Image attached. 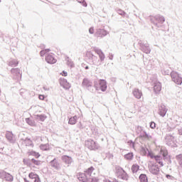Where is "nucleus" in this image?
Instances as JSON below:
<instances>
[{
	"instance_id": "obj_1",
	"label": "nucleus",
	"mask_w": 182,
	"mask_h": 182,
	"mask_svg": "<svg viewBox=\"0 0 182 182\" xmlns=\"http://www.w3.org/2000/svg\"><path fill=\"white\" fill-rule=\"evenodd\" d=\"M0 178H1V180H4L5 181H14V176L4 170H0Z\"/></svg>"
},
{
	"instance_id": "obj_2",
	"label": "nucleus",
	"mask_w": 182,
	"mask_h": 182,
	"mask_svg": "<svg viewBox=\"0 0 182 182\" xmlns=\"http://www.w3.org/2000/svg\"><path fill=\"white\" fill-rule=\"evenodd\" d=\"M85 144L90 150H97L99 149V144L96 143L93 139L85 141Z\"/></svg>"
},
{
	"instance_id": "obj_3",
	"label": "nucleus",
	"mask_w": 182,
	"mask_h": 182,
	"mask_svg": "<svg viewBox=\"0 0 182 182\" xmlns=\"http://www.w3.org/2000/svg\"><path fill=\"white\" fill-rule=\"evenodd\" d=\"M171 79H172L173 82H174V83H176V85H181L182 77H180V75H178V73H177L176 72L173 71L171 73Z\"/></svg>"
},
{
	"instance_id": "obj_4",
	"label": "nucleus",
	"mask_w": 182,
	"mask_h": 182,
	"mask_svg": "<svg viewBox=\"0 0 182 182\" xmlns=\"http://www.w3.org/2000/svg\"><path fill=\"white\" fill-rule=\"evenodd\" d=\"M77 178L80 181L82 182L96 181V179H91L92 178H89V176H87L86 173H79L77 175Z\"/></svg>"
},
{
	"instance_id": "obj_5",
	"label": "nucleus",
	"mask_w": 182,
	"mask_h": 182,
	"mask_svg": "<svg viewBox=\"0 0 182 182\" xmlns=\"http://www.w3.org/2000/svg\"><path fill=\"white\" fill-rule=\"evenodd\" d=\"M6 138L9 141V143H15L16 141V138H15V135L11 132H6Z\"/></svg>"
},
{
	"instance_id": "obj_6",
	"label": "nucleus",
	"mask_w": 182,
	"mask_h": 182,
	"mask_svg": "<svg viewBox=\"0 0 182 182\" xmlns=\"http://www.w3.org/2000/svg\"><path fill=\"white\" fill-rule=\"evenodd\" d=\"M149 171L151 174L157 175L160 173V168H159V166L157 165L151 164L149 166Z\"/></svg>"
},
{
	"instance_id": "obj_7",
	"label": "nucleus",
	"mask_w": 182,
	"mask_h": 182,
	"mask_svg": "<svg viewBox=\"0 0 182 182\" xmlns=\"http://www.w3.org/2000/svg\"><path fill=\"white\" fill-rule=\"evenodd\" d=\"M11 73L12 75L16 76L15 79H16L17 80H19V79L22 77V74L21 73V70H19V68H12Z\"/></svg>"
},
{
	"instance_id": "obj_8",
	"label": "nucleus",
	"mask_w": 182,
	"mask_h": 182,
	"mask_svg": "<svg viewBox=\"0 0 182 182\" xmlns=\"http://www.w3.org/2000/svg\"><path fill=\"white\" fill-rule=\"evenodd\" d=\"M46 61L47 62V63L53 65L54 63H56L57 60L55 58V57H53V55L50 54H47V55H46Z\"/></svg>"
},
{
	"instance_id": "obj_9",
	"label": "nucleus",
	"mask_w": 182,
	"mask_h": 182,
	"mask_svg": "<svg viewBox=\"0 0 182 182\" xmlns=\"http://www.w3.org/2000/svg\"><path fill=\"white\" fill-rule=\"evenodd\" d=\"M167 107H166V105H161L159 108V114L161 116V117H164L167 113Z\"/></svg>"
},
{
	"instance_id": "obj_10",
	"label": "nucleus",
	"mask_w": 182,
	"mask_h": 182,
	"mask_svg": "<svg viewBox=\"0 0 182 182\" xmlns=\"http://www.w3.org/2000/svg\"><path fill=\"white\" fill-rule=\"evenodd\" d=\"M132 94L136 99H141V96H143V92L138 88H134L132 91Z\"/></svg>"
},
{
	"instance_id": "obj_11",
	"label": "nucleus",
	"mask_w": 182,
	"mask_h": 182,
	"mask_svg": "<svg viewBox=\"0 0 182 182\" xmlns=\"http://www.w3.org/2000/svg\"><path fill=\"white\" fill-rule=\"evenodd\" d=\"M106 35H107V31L104 29L98 28L95 33V36H97L98 38H103V36H106Z\"/></svg>"
},
{
	"instance_id": "obj_12",
	"label": "nucleus",
	"mask_w": 182,
	"mask_h": 182,
	"mask_svg": "<svg viewBox=\"0 0 182 182\" xmlns=\"http://www.w3.org/2000/svg\"><path fill=\"white\" fill-rule=\"evenodd\" d=\"M60 85L64 87V89H70V83L65 78H61L60 80Z\"/></svg>"
},
{
	"instance_id": "obj_13",
	"label": "nucleus",
	"mask_w": 182,
	"mask_h": 182,
	"mask_svg": "<svg viewBox=\"0 0 182 182\" xmlns=\"http://www.w3.org/2000/svg\"><path fill=\"white\" fill-rule=\"evenodd\" d=\"M94 50L95 53L98 55L101 62H103V60H105V58H106L105 53H103V51H102V50L99 48H94Z\"/></svg>"
},
{
	"instance_id": "obj_14",
	"label": "nucleus",
	"mask_w": 182,
	"mask_h": 182,
	"mask_svg": "<svg viewBox=\"0 0 182 182\" xmlns=\"http://www.w3.org/2000/svg\"><path fill=\"white\" fill-rule=\"evenodd\" d=\"M165 139L166 140V143L168 146H173V143H174L175 138L172 135L167 134L165 136Z\"/></svg>"
},
{
	"instance_id": "obj_15",
	"label": "nucleus",
	"mask_w": 182,
	"mask_h": 182,
	"mask_svg": "<svg viewBox=\"0 0 182 182\" xmlns=\"http://www.w3.org/2000/svg\"><path fill=\"white\" fill-rule=\"evenodd\" d=\"M62 160L65 164H72L73 163V159L71 156L64 155L62 156Z\"/></svg>"
},
{
	"instance_id": "obj_16",
	"label": "nucleus",
	"mask_w": 182,
	"mask_h": 182,
	"mask_svg": "<svg viewBox=\"0 0 182 182\" xmlns=\"http://www.w3.org/2000/svg\"><path fill=\"white\" fill-rule=\"evenodd\" d=\"M99 83L100 89L102 90V92H106L107 89V83L106 82V80H101Z\"/></svg>"
},
{
	"instance_id": "obj_17",
	"label": "nucleus",
	"mask_w": 182,
	"mask_h": 182,
	"mask_svg": "<svg viewBox=\"0 0 182 182\" xmlns=\"http://www.w3.org/2000/svg\"><path fill=\"white\" fill-rule=\"evenodd\" d=\"M50 166L53 168H55V170H59V168H60V165L58 164L56 159H54L50 161Z\"/></svg>"
},
{
	"instance_id": "obj_18",
	"label": "nucleus",
	"mask_w": 182,
	"mask_h": 182,
	"mask_svg": "<svg viewBox=\"0 0 182 182\" xmlns=\"http://www.w3.org/2000/svg\"><path fill=\"white\" fill-rule=\"evenodd\" d=\"M161 91V83H160V82H155L154 85V92H155V93H160Z\"/></svg>"
},
{
	"instance_id": "obj_19",
	"label": "nucleus",
	"mask_w": 182,
	"mask_h": 182,
	"mask_svg": "<svg viewBox=\"0 0 182 182\" xmlns=\"http://www.w3.org/2000/svg\"><path fill=\"white\" fill-rule=\"evenodd\" d=\"M141 49L142 52L146 54L150 53V52L151 51V50H150V47L149 46V44H143L141 46Z\"/></svg>"
},
{
	"instance_id": "obj_20",
	"label": "nucleus",
	"mask_w": 182,
	"mask_h": 182,
	"mask_svg": "<svg viewBox=\"0 0 182 182\" xmlns=\"http://www.w3.org/2000/svg\"><path fill=\"white\" fill-rule=\"evenodd\" d=\"M94 171L95 168H93V166H91L85 171V174L87 176L88 178H92V177H95L93 176Z\"/></svg>"
},
{
	"instance_id": "obj_21",
	"label": "nucleus",
	"mask_w": 182,
	"mask_h": 182,
	"mask_svg": "<svg viewBox=\"0 0 182 182\" xmlns=\"http://www.w3.org/2000/svg\"><path fill=\"white\" fill-rule=\"evenodd\" d=\"M154 19L157 21L159 23H164V22H166V18H164V16L161 15L155 16Z\"/></svg>"
},
{
	"instance_id": "obj_22",
	"label": "nucleus",
	"mask_w": 182,
	"mask_h": 182,
	"mask_svg": "<svg viewBox=\"0 0 182 182\" xmlns=\"http://www.w3.org/2000/svg\"><path fill=\"white\" fill-rule=\"evenodd\" d=\"M82 85L84 87H92V82L87 78L83 80Z\"/></svg>"
},
{
	"instance_id": "obj_23",
	"label": "nucleus",
	"mask_w": 182,
	"mask_h": 182,
	"mask_svg": "<svg viewBox=\"0 0 182 182\" xmlns=\"http://www.w3.org/2000/svg\"><path fill=\"white\" fill-rule=\"evenodd\" d=\"M154 160L156 161V163H158L159 164H160L161 167H163V166H164L163 164V161L161 160H163V157H161V156H154Z\"/></svg>"
},
{
	"instance_id": "obj_24",
	"label": "nucleus",
	"mask_w": 182,
	"mask_h": 182,
	"mask_svg": "<svg viewBox=\"0 0 182 182\" xmlns=\"http://www.w3.org/2000/svg\"><path fill=\"white\" fill-rule=\"evenodd\" d=\"M77 122V116H74V117H72L69 119V121H68V124H76Z\"/></svg>"
},
{
	"instance_id": "obj_25",
	"label": "nucleus",
	"mask_w": 182,
	"mask_h": 182,
	"mask_svg": "<svg viewBox=\"0 0 182 182\" xmlns=\"http://www.w3.org/2000/svg\"><path fill=\"white\" fill-rule=\"evenodd\" d=\"M35 119L40 120L41 122H45L46 116L45 114H36L35 115Z\"/></svg>"
},
{
	"instance_id": "obj_26",
	"label": "nucleus",
	"mask_w": 182,
	"mask_h": 182,
	"mask_svg": "<svg viewBox=\"0 0 182 182\" xmlns=\"http://www.w3.org/2000/svg\"><path fill=\"white\" fill-rule=\"evenodd\" d=\"M92 65H95V66H99V59L97 57H96L95 55H92Z\"/></svg>"
},
{
	"instance_id": "obj_27",
	"label": "nucleus",
	"mask_w": 182,
	"mask_h": 182,
	"mask_svg": "<svg viewBox=\"0 0 182 182\" xmlns=\"http://www.w3.org/2000/svg\"><path fill=\"white\" fill-rule=\"evenodd\" d=\"M140 182H149V179H147V176L146 174H141L139 176Z\"/></svg>"
},
{
	"instance_id": "obj_28",
	"label": "nucleus",
	"mask_w": 182,
	"mask_h": 182,
	"mask_svg": "<svg viewBox=\"0 0 182 182\" xmlns=\"http://www.w3.org/2000/svg\"><path fill=\"white\" fill-rule=\"evenodd\" d=\"M140 168V166L137 164H134L132 166V173H137L139 171V169Z\"/></svg>"
},
{
	"instance_id": "obj_29",
	"label": "nucleus",
	"mask_w": 182,
	"mask_h": 182,
	"mask_svg": "<svg viewBox=\"0 0 182 182\" xmlns=\"http://www.w3.org/2000/svg\"><path fill=\"white\" fill-rule=\"evenodd\" d=\"M49 52H50V49L43 50L40 52V55L41 56H45V55H49V53H48Z\"/></svg>"
},
{
	"instance_id": "obj_30",
	"label": "nucleus",
	"mask_w": 182,
	"mask_h": 182,
	"mask_svg": "<svg viewBox=\"0 0 182 182\" xmlns=\"http://www.w3.org/2000/svg\"><path fill=\"white\" fill-rule=\"evenodd\" d=\"M124 159H126V160H133V153L127 154L124 155Z\"/></svg>"
},
{
	"instance_id": "obj_31",
	"label": "nucleus",
	"mask_w": 182,
	"mask_h": 182,
	"mask_svg": "<svg viewBox=\"0 0 182 182\" xmlns=\"http://www.w3.org/2000/svg\"><path fill=\"white\" fill-rule=\"evenodd\" d=\"M67 65L68 66H70V68H73L75 66V63L72 60L69 59V58H67Z\"/></svg>"
},
{
	"instance_id": "obj_32",
	"label": "nucleus",
	"mask_w": 182,
	"mask_h": 182,
	"mask_svg": "<svg viewBox=\"0 0 182 182\" xmlns=\"http://www.w3.org/2000/svg\"><path fill=\"white\" fill-rule=\"evenodd\" d=\"M26 123H28V124H29V126H35V121H33L29 118H26Z\"/></svg>"
},
{
	"instance_id": "obj_33",
	"label": "nucleus",
	"mask_w": 182,
	"mask_h": 182,
	"mask_svg": "<svg viewBox=\"0 0 182 182\" xmlns=\"http://www.w3.org/2000/svg\"><path fill=\"white\" fill-rule=\"evenodd\" d=\"M160 154H162L164 157H166L168 153L167 152V150L164 148H161L160 150Z\"/></svg>"
},
{
	"instance_id": "obj_34",
	"label": "nucleus",
	"mask_w": 182,
	"mask_h": 182,
	"mask_svg": "<svg viewBox=\"0 0 182 182\" xmlns=\"http://www.w3.org/2000/svg\"><path fill=\"white\" fill-rule=\"evenodd\" d=\"M18 60H12L10 63H9V65L10 66H18Z\"/></svg>"
},
{
	"instance_id": "obj_35",
	"label": "nucleus",
	"mask_w": 182,
	"mask_h": 182,
	"mask_svg": "<svg viewBox=\"0 0 182 182\" xmlns=\"http://www.w3.org/2000/svg\"><path fill=\"white\" fill-rule=\"evenodd\" d=\"M24 144L26 146H32V141L27 138L24 140Z\"/></svg>"
},
{
	"instance_id": "obj_36",
	"label": "nucleus",
	"mask_w": 182,
	"mask_h": 182,
	"mask_svg": "<svg viewBox=\"0 0 182 182\" xmlns=\"http://www.w3.org/2000/svg\"><path fill=\"white\" fill-rule=\"evenodd\" d=\"M28 177H29V178H31V180H34L38 176L37 174H35L34 173H29Z\"/></svg>"
},
{
	"instance_id": "obj_37",
	"label": "nucleus",
	"mask_w": 182,
	"mask_h": 182,
	"mask_svg": "<svg viewBox=\"0 0 182 182\" xmlns=\"http://www.w3.org/2000/svg\"><path fill=\"white\" fill-rule=\"evenodd\" d=\"M144 137L145 139H146V140H152V139H153V136H151V135H150V134H149L147 133L144 134Z\"/></svg>"
},
{
	"instance_id": "obj_38",
	"label": "nucleus",
	"mask_w": 182,
	"mask_h": 182,
	"mask_svg": "<svg viewBox=\"0 0 182 182\" xmlns=\"http://www.w3.org/2000/svg\"><path fill=\"white\" fill-rule=\"evenodd\" d=\"M40 149L41 150H48L49 149V145H48V144L41 145Z\"/></svg>"
},
{
	"instance_id": "obj_39",
	"label": "nucleus",
	"mask_w": 182,
	"mask_h": 182,
	"mask_svg": "<svg viewBox=\"0 0 182 182\" xmlns=\"http://www.w3.org/2000/svg\"><path fill=\"white\" fill-rule=\"evenodd\" d=\"M161 73L163 75H169L170 74V71L168 70V69L167 68H164L162 70H161Z\"/></svg>"
},
{
	"instance_id": "obj_40",
	"label": "nucleus",
	"mask_w": 182,
	"mask_h": 182,
	"mask_svg": "<svg viewBox=\"0 0 182 182\" xmlns=\"http://www.w3.org/2000/svg\"><path fill=\"white\" fill-rule=\"evenodd\" d=\"M31 162L33 163V164H35L36 166H41V161H36L32 159Z\"/></svg>"
},
{
	"instance_id": "obj_41",
	"label": "nucleus",
	"mask_w": 182,
	"mask_h": 182,
	"mask_svg": "<svg viewBox=\"0 0 182 182\" xmlns=\"http://www.w3.org/2000/svg\"><path fill=\"white\" fill-rule=\"evenodd\" d=\"M117 14H119V15H121L122 16H124L126 15V12H124L122 9H119L117 11Z\"/></svg>"
},
{
	"instance_id": "obj_42",
	"label": "nucleus",
	"mask_w": 182,
	"mask_h": 182,
	"mask_svg": "<svg viewBox=\"0 0 182 182\" xmlns=\"http://www.w3.org/2000/svg\"><path fill=\"white\" fill-rule=\"evenodd\" d=\"M150 127L151 129H156V123L154 122H151Z\"/></svg>"
},
{
	"instance_id": "obj_43",
	"label": "nucleus",
	"mask_w": 182,
	"mask_h": 182,
	"mask_svg": "<svg viewBox=\"0 0 182 182\" xmlns=\"http://www.w3.org/2000/svg\"><path fill=\"white\" fill-rule=\"evenodd\" d=\"M91 180H95V181H92L91 182H98L99 181V178H97L96 177H93V176H92Z\"/></svg>"
},
{
	"instance_id": "obj_44",
	"label": "nucleus",
	"mask_w": 182,
	"mask_h": 182,
	"mask_svg": "<svg viewBox=\"0 0 182 182\" xmlns=\"http://www.w3.org/2000/svg\"><path fill=\"white\" fill-rule=\"evenodd\" d=\"M89 32H90V33L93 34V33H95V29L93 28H90L89 29Z\"/></svg>"
},
{
	"instance_id": "obj_45",
	"label": "nucleus",
	"mask_w": 182,
	"mask_h": 182,
	"mask_svg": "<svg viewBox=\"0 0 182 182\" xmlns=\"http://www.w3.org/2000/svg\"><path fill=\"white\" fill-rule=\"evenodd\" d=\"M33 181V182H41V179L39 178V176H37Z\"/></svg>"
},
{
	"instance_id": "obj_46",
	"label": "nucleus",
	"mask_w": 182,
	"mask_h": 182,
	"mask_svg": "<svg viewBox=\"0 0 182 182\" xmlns=\"http://www.w3.org/2000/svg\"><path fill=\"white\" fill-rule=\"evenodd\" d=\"M149 157H151V159H154V157H156V156H154V154H153V153H149Z\"/></svg>"
},
{
	"instance_id": "obj_47",
	"label": "nucleus",
	"mask_w": 182,
	"mask_h": 182,
	"mask_svg": "<svg viewBox=\"0 0 182 182\" xmlns=\"http://www.w3.org/2000/svg\"><path fill=\"white\" fill-rule=\"evenodd\" d=\"M128 144H129L132 147H134V143H133L132 141H128Z\"/></svg>"
},
{
	"instance_id": "obj_48",
	"label": "nucleus",
	"mask_w": 182,
	"mask_h": 182,
	"mask_svg": "<svg viewBox=\"0 0 182 182\" xmlns=\"http://www.w3.org/2000/svg\"><path fill=\"white\" fill-rule=\"evenodd\" d=\"M166 178H168V180H173V177L170 176V175H166Z\"/></svg>"
},
{
	"instance_id": "obj_49",
	"label": "nucleus",
	"mask_w": 182,
	"mask_h": 182,
	"mask_svg": "<svg viewBox=\"0 0 182 182\" xmlns=\"http://www.w3.org/2000/svg\"><path fill=\"white\" fill-rule=\"evenodd\" d=\"M104 182H117V180L109 181V180H107V179H105Z\"/></svg>"
},
{
	"instance_id": "obj_50",
	"label": "nucleus",
	"mask_w": 182,
	"mask_h": 182,
	"mask_svg": "<svg viewBox=\"0 0 182 182\" xmlns=\"http://www.w3.org/2000/svg\"><path fill=\"white\" fill-rule=\"evenodd\" d=\"M38 98L40 99V100H43V99H45V96L39 95Z\"/></svg>"
},
{
	"instance_id": "obj_51",
	"label": "nucleus",
	"mask_w": 182,
	"mask_h": 182,
	"mask_svg": "<svg viewBox=\"0 0 182 182\" xmlns=\"http://www.w3.org/2000/svg\"><path fill=\"white\" fill-rule=\"evenodd\" d=\"M79 129H85V127L82 125V123L80 122L78 125Z\"/></svg>"
},
{
	"instance_id": "obj_52",
	"label": "nucleus",
	"mask_w": 182,
	"mask_h": 182,
	"mask_svg": "<svg viewBox=\"0 0 182 182\" xmlns=\"http://www.w3.org/2000/svg\"><path fill=\"white\" fill-rule=\"evenodd\" d=\"M109 59L110 60H113V54H109Z\"/></svg>"
},
{
	"instance_id": "obj_53",
	"label": "nucleus",
	"mask_w": 182,
	"mask_h": 182,
	"mask_svg": "<svg viewBox=\"0 0 182 182\" xmlns=\"http://www.w3.org/2000/svg\"><path fill=\"white\" fill-rule=\"evenodd\" d=\"M63 76H68V72L63 71Z\"/></svg>"
},
{
	"instance_id": "obj_54",
	"label": "nucleus",
	"mask_w": 182,
	"mask_h": 182,
	"mask_svg": "<svg viewBox=\"0 0 182 182\" xmlns=\"http://www.w3.org/2000/svg\"><path fill=\"white\" fill-rule=\"evenodd\" d=\"M178 134H179L181 136H182V128H180V129H178Z\"/></svg>"
},
{
	"instance_id": "obj_55",
	"label": "nucleus",
	"mask_w": 182,
	"mask_h": 182,
	"mask_svg": "<svg viewBox=\"0 0 182 182\" xmlns=\"http://www.w3.org/2000/svg\"><path fill=\"white\" fill-rule=\"evenodd\" d=\"M78 2H80L82 4V2H85V0H78Z\"/></svg>"
},
{
	"instance_id": "obj_56",
	"label": "nucleus",
	"mask_w": 182,
	"mask_h": 182,
	"mask_svg": "<svg viewBox=\"0 0 182 182\" xmlns=\"http://www.w3.org/2000/svg\"><path fill=\"white\" fill-rule=\"evenodd\" d=\"M44 90H49V88H46L45 87H43Z\"/></svg>"
},
{
	"instance_id": "obj_57",
	"label": "nucleus",
	"mask_w": 182,
	"mask_h": 182,
	"mask_svg": "<svg viewBox=\"0 0 182 182\" xmlns=\"http://www.w3.org/2000/svg\"><path fill=\"white\" fill-rule=\"evenodd\" d=\"M85 69H86V70L89 69V66H86V67H85Z\"/></svg>"
},
{
	"instance_id": "obj_58",
	"label": "nucleus",
	"mask_w": 182,
	"mask_h": 182,
	"mask_svg": "<svg viewBox=\"0 0 182 182\" xmlns=\"http://www.w3.org/2000/svg\"><path fill=\"white\" fill-rule=\"evenodd\" d=\"M95 87H96V90H97V86L96 85V84L95 85Z\"/></svg>"
},
{
	"instance_id": "obj_59",
	"label": "nucleus",
	"mask_w": 182,
	"mask_h": 182,
	"mask_svg": "<svg viewBox=\"0 0 182 182\" xmlns=\"http://www.w3.org/2000/svg\"><path fill=\"white\" fill-rule=\"evenodd\" d=\"M120 170H121V171H123V169L121 168Z\"/></svg>"
}]
</instances>
